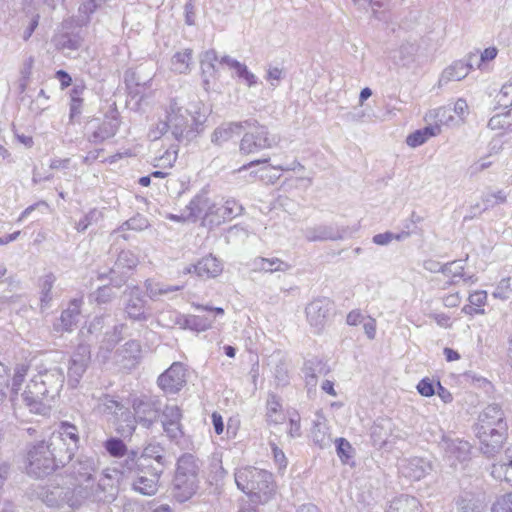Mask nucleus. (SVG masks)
I'll return each mask as SVG.
<instances>
[{
    "mask_svg": "<svg viewBox=\"0 0 512 512\" xmlns=\"http://www.w3.org/2000/svg\"><path fill=\"white\" fill-rule=\"evenodd\" d=\"M282 404L278 396L271 395L267 401V416L272 418L275 414L281 412Z\"/></svg>",
    "mask_w": 512,
    "mask_h": 512,
    "instance_id": "obj_27",
    "label": "nucleus"
},
{
    "mask_svg": "<svg viewBox=\"0 0 512 512\" xmlns=\"http://www.w3.org/2000/svg\"><path fill=\"white\" fill-rule=\"evenodd\" d=\"M85 90V86H75L70 91V102H69V118L70 121H73L75 118L79 117L82 114L83 106H84V98L83 92Z\"/></svg>",
    "mask_w": 512,
    "mask_h": 512,
    "instance_id": "obj_16",
    "label": "nucleus"
},
{
    "mask_svg": "<svg viewBox=\"0 0 512 512\" xmlns=\"http://www.w3.org/2000/svg\"><path fill=\"white\" fill-rule=\"evenodd\" d=\"M461 300L462 297L458 292L447 294L442 299L444 306L448 308L458 307Z\"/></svg>",
    "mask_w": 512,
    "mask_h": 512,
    "instance_id": "obj_29",
    "label": "nucleus"
},
{
    "mask_svg": "<svg viewBox=\"0 0 512 512\" xmlns=\"http://www.w3.org/2000/svg\"><path fill=\"white\" fill-rule=\"evenodd\" d=\"M235 482L240 490L258 504L267 503L276 490L271 472L249 465L236 470Z\"/></svg>",
    "mask_w": 512,
    "mask_h": 512,
    "instance_id": "obj_1",
    "label": "nucleus"
},
{
    "mask_svg": "<svg viewBox=\"0 0 512 512\" xmlns=\"http://www.w3.org/2000/svg\"><path fill=\"white\" fill-rule=\"evenodd\" d=\"M210 202L209 199L202 195H196L186 206L180 215H169V219L178 222H194L198 219L205 218L209 215Z\"/></svg>",
    "mask_w": 512,
    "mask_h": 512,
    "instance_id": "obj_11",
    "label": "nucleus"
},
{
    "mask_svg": "<svg viewBox=\"0 0 512 512\" xmlns=\"http://www.w3.org/2000/svg\"><path fill=\"white\" fill-rule=\"evenodd\" d=\"M454 111L457 113L459 117H463L468 111V104L464 99H458L454 103Z\"/></svg>",
    "mask_w": 512,
    "mask_h": 512,
    "instance_id": "obj_36",
    "label": "nucleus"
},
{
    "mask_svg": "<svg viewBox=\"0 0 512 512\" xmlns=\"http://www.w3.org/2000/svg\"><path fill=\"white\" fill-rule=\"evenodd\" d=\"M152 512H173L171 507L167 504H163L155 508Z\"/></svg>",
    "mask_w": 512,
    "mask_h": 512,
    "instance_id": "obj_50",
    "label": "nucleus"
},
{
    "mask_svg": "<svg viewBox=\"0 0 512 512\" xmlns=\"http://www.w3.org/2000/svg\"><path fill=\"white\" fill-rule=\"evenodd\" d=\"M433 320L443 328H450L452 326V318L446 313H435L432 315Z\"/></svg>",
    "mask_w": 512,
    "mask_h": 512,
    "instance_id": "obj_30",
    "label": "nucleus"
},
{
    "mask_svg": "<svg viewBox=\"0 0 512 512\" xmlns=\"http://www.w3.org/2000/svg\"><path fill=\"white\" fill-rule=\"evenodd\" d=\"M82 305V299H73L70 301V306L72 307L71 312L75 315L80 313V308Z\"/></svg>",
    "mask_w": 512,
    "mask_h": 512,
    "instance_id": "obj_43",
    "label": "nucleus"
},
{
    "mask_svg": "<svg viewBox=\"0 0 512 512\" xmlns=\"http://www.w3.org/2000/svg\"><path fill=\"white\" fill-rule=\"evenodd\" d=\"M66 316H67V317H71V314H70V311H69V310H66V311H64V312H63V314H62V318L64 319Z\"/></svg>",
    "mask_w": 512,
    "mask_h": 512,
    "instance_id": "obj_59",
    "label": "nucleus"
},
{
    "mask_svg": "<svg viewBox=\"0 0 512 512\" xmlns=\"http://www.w3.org/2000/svg\"><path fill=\"white\" fill-rule=\"evenodd\" d=\"M491 165V163H477L475 164L474 166V170L476 172H479V171H482L484 170L485 168L489 167Z\"/></svg>",
    "mask_w": 512,
    "mask_h": 512,
    "instance_id": "obj_53",
    "label": "nucleus"
},
{
    "mask_svg": "<svg viewBox=\"0 0 512 512\" xmlns=\"http://www.w3.org/2000/svg\"><path fill=\"white\" fill-rule=\"evenodd\" d=\"M186 384V369L180 362H174L158 378L159 387L168 393H176Z\"/></svg>",
    "mask_w": 512,
    "mask_h": 512,
    "instance_id": "obj_9",
    "label": "nucleus"
},
{
    "mask_svg": "<svg viewBox=\"0 0 512 512\" xmlns=\"http://www.w3.org/2000/svg\"><path fill=\"white\" fill-rule=\"evenodd\" d=\"M506 200L507 196L503 191H497L487 194L483 199L485 203V209H490L497 205L504 204Z\"/></svg>",
    "mask_w": 512,
    "mask_h": 512,
    "instance_id": "obj_24",
    "label": "nucleus"
},
{
    "mask_svg": "<svg viewBox=\"0 0 512 512\" xmlns=\"http://www.w3.org/2000/svg\"><path fill=\"white\" fill-rule=\"evenodd\" d=\"M281 75H282V70L277 67L270 68L268 71V79L269 80H279L281 78Z\"/></svg>",
    "mask_w": 512,
    "mask_h": 512,
    "instance_id": "obj_41",
    "label": "nucleus"
},
{
    "mask_svg": "<svg viewBox=\"0 0 512 512\" xmlns=\"http://www.w3.org/2000/svg\"><path fill=\"white\" fill-rule=\"evenodd\" d=\"M175 158L173 160L169 159L167 165H165L166 168L171 169L174 166Z\"/></svg>",
    "mask_w": 512,
    "mask_h": 512,
    "instance_id": "obj_58",
    "label": "nucleus"
},
{
    "mask_svg": "<svg viewBox=\"0 0 512 512\" xmlns=\"http://www.w3.org/2000/svg\"><path fill=\"white\" fill-rule=\"evenodd\" d=\"M498 54L496 47H488L480 53V59L476 62V68L479 70L486 69L487 63L494 60Z\"/></svg>",
    "mask_w": 512,
    "mask_h": 512,
    "instance_id": "obj_23",
    "label": "nucleus"
},
{
    "mask_svg": "<svg viewBox=\"0 0 512 512\" xmlns=\"http://www.w3.org/2000/svg\"><path fill=\"white\" fill-rule=\"evenodd\" d=\"M196 308L206 311L208 313V315L211 313H214L215 315H223L224 314V310L220 307L212 308V307H208V306L197 305Z\"/></svg>",
    "mask_w": 512,
    "mask_h": 512,
    "instance_id": "obj_40",
    "label": "nucleus"
},
{
    "mask_svg": "<svg viewBox=\"0 0 512 512\" xmlns=\"http://www.w3.org/2000/svg\"><path fill=\"white\" fill-rule=\"evenodd\" d=\"M291 425H292V428H294L296 432L299 431V428H300L299 419L298 420L291 419Z\"/></svg>",
    "mask_w": 512,
    "mask_h": 512,
    "instance_id": "obj_55",
    "label": "nucleus"
},
{
    "mask_svg": "<svg viewBox=\"0 0 512 512\" xmlns=\"http://www.w3.org/2000/svg\"><path fill=\"white\" fill-rule=\"evenodd\" d=\"M337 443V454L343 464H347L352 458L353 448L352 445L344 438H338Z\"/></svg>",
    "mask_w": 512,
    "mask_h": 512,
    "instance_id": "obj_22",
    "label": "nucleus"
},
{
    "mask_svg": "<svg viewBox=\"0 0 512 512\" xmlns=\"http://www.w3.org/2000/svg\"><path fill=\"white\" fill-rule=\"evenodd\" d=\"M211 418L216 434H222L224 431V423L222 416L218 412H213Z\"/></svg>",
    "mask_w": 512,
    "mask_h": 512,
    "instance_id": "obj_34",
    "label": "nucleus"
},
{
    "mask_svg": "<svg viewBox=\"0 0 512 512\" xmlns=\"http://www.w3.org/2000/svg\"><path fill=\"white\" fill-rule=\"evenodd\" d=\"M224 351H225V354H226L228 357H230V358L235 357L236 350H235V348H234V347L229 346V345H228V346H225V347H224Z\"/></svg>",
    "mask_w": 512,
    "mask_h": 512,
    "instance_id": "obj_51",
    "label": "nucleus"
},
{
    "mask_svg": "<svg viewBox=\"0 0 512 512\" xmlns=\"http://www.w3.org/2000/svg\"><path fill=\"white\" fill-rule=\"evenodd\" d=\"M441 272L447 278L448 284L455 285L460 282L475 283L476 278L473 275H467L465 264L461 260L449 262L441 267Z\"/></svg>",
    "mask_w": 512,
    "mask_h": 512,
    "instance_id": "obj_12",
    "label": "nucleus"
},
{
    "mask_svg": "<svg viewBox=\"0 0 512 512\" xmlns=\"http://www.w3.org/2000/svg\"><path fill=\"white\" fill-rule=\"evenodd\" d=\"M273 458L276 464L278 465L279 470H285L287 467V458L284 452L278 448L275 444L272 445Z\"/></svg>",
    "mask_w": 512,
    "mask_h": 512,
    "instance_id": "obj_28",
    "label": "nucleus"
},
{
    "mask_svg": "<svg viewBox=\"0 0 512 512\" xmlns=\"http://www.w3.org/2000/svg\"><path fill=\"white\" fill-rule=\"evenodd\" d=\"M268 162H269V158L257 159V160L251 161V162L243 165L242 167L239 168V171L247 170L252 166L262 164V163H268Z\"/></svg>",
    "mask_w": 512,
    "mask_h": 512,
    "instance_id": "obj_42",
    "label": "nucleus"
},
{
    "mask_svg": "<svg viewBox=\"0 0 512 512\" xmlns=\"http://www.w3.org/2000/svg\"><path fill=\"white\" fill-rule=\"evenodd\" d=\"M371 90L369 88L362 89L360 93V101L361 103L364 102L366 99H368L371 96Z\"/></svg>",
    "mask_w": 512,
    "mask_h": 512,
    "instance_id": "obj_47",
    "label": "nucleus"
},
{
    "mask_svg": "<svg viewBox=\"0 0 512 512\" xmlns=\"http://www.w3.org/2000/svg\"><path fill=\"white\" fill-rule=\"evenodd\" d=\"M98 153L99 152L96 151L94 153H91V154L87 155L86 157H84L83 162L86 163V164L92 163L98 157Z\"/></svg>",
    "mask_w": 512,
    "mask_h": 512,
    "instance_id": "obj_48",
    "label": "nucleus"
},
{
    "mask_svg": "<svg viewBox=\"0 0 512 512\" xmlns=\"http://www.w3.org/2000/svg\"><path fill=\"white\" fill-rule=\"evenodd\" d=\"M445 113H446V108H444V107H440L437 110H435L436 117L444 116Z\"/></svg>",
    "mask_w": 512,
    "mask_h": 512,
    "instance_id": "obj_54",
    "label": "nucleus"
},
{
    "mask_svg": "<svg viewBox=\"0 0 512 512\" xmlns=\"http://www.w3.org/2000/svg\"><path fill=\"white\" fill-rule=\"evenodd\" d=\"M38 18H39V16H36V17L33 19V21L31 22L30 27H29V30H28V32H27V34H26V36L24 37V38H25V40H27V39L32 35V33L34 32V30H35V29H36V27L38 26Z\"/></svg>",
    "mask_w": 512,
    "mask_h": 512,
    "instance_id": "obj_44",
    "label": "nucleus"
},
{
    "mask_svg": "<svg viewBox=\"0 0 512 512\" xmlns=\"http://www.w3.org/2000/svg\"><path fill=\"white\" fill-rule=\"evenodd\" d=\"M213 319L208 314L196 315L190 314L185 316L184 323L185 325L195 331H205L211 327L213 323Z\"/></svg>",
    "mask_w": 512,
    "mask_h": 512,
    "instance_id": "obj_17",
    "label": "nucleus"
},
{
    "mask_svg": "<svg viewBox=\"0 0 512 512\" xmlns=\"http://www.w3.org/2000/svg\"><path fill=\"white\" fill-rule=\"evenodd\" d=\"M322 390L324 392H326L327 394L335 397L337 395L335 389H334V383L330 380H325L323 383H322V386H321Z\"/></svg>",
    "mask_w": 512,
    "mask_h": 512,
    "instance_id": "obj_38",
    "label": "nucleus"
},
{
    "mask_svg": "<svg viewBox=\"0 0 512 512\" xmlns=\"http://www.w3.org/2000/svg\"><path fill=\"white\" fill-rule=\"evenodd\" d=\"M260 267L262 270L266 272H276L287 270L289 268V265L279 258H261Z\"/></svg>",
    "mask_w": 512,
    "mask_h": 512,
    "instance_id": "obj_21",
    "label": "nucleus"
},
{
    "mask_svg": "<svg viewBox=\"0 0 512 512\" xmlns=\"http://www.w3.org/2000/svg\"><path fill=\"white\" fill-rule=\"evenodd\" d=\"M363 320V315L360 310L355 309L348 313L346 322L350 326H356Z\"/></svg>",
    "mask_w": 512,
    "mask_h": 512,
    "instance_id": "obj_32",
    "label": "nucleus"
},
{
    "mask_svg": "<svg viewBox=\"0 0 512 512\" xmlns=\"http://www.w3.org/2000/svg\"><path fill=\"white\" fill-rule=\"evenodd\" d=\"M192 60V50L185 49L175 53L173 56V64L175 69L179 73H186L189 70L190 63Z\"/></svg>",
    "mask_w": 512,
    "mask_h": 512,
    "instance_id": "obj_19",
    "label": "nucleus"
},
{
    "mask_svg": "<svg viewBox=\"0 0 512 512\" xmlns=\"http://www.w3.org/2000/svg\"><path fill=\"white\" fill-rule=\"evenodd\" d=\"M488 303V294L485 290H475L468 295L467 303L462 312L468 316L483 315Z\"/></svg>",
    "mask_w": 512,
    "mask_h": 512,
    "instance_id": "obj_13",
    "label": "nucleus"
},
{
    "mask_svg": "<svg viewBox=\"0 0 512 512\" xmlns=\"http://www.w3.org/2000/svg\"><path fill=\"white\" fill-rule=\"evenodd\" d=\"M50 446L53 447L54 451L59 449H66L71 452V459L74 456V450L77 448L79 443L78 429L75 425L62 422L60 424V431L56 434L53 433L49 440Z\"/></svg>",
    "mask_w": 512,
    "mask_h": 512,
    "instance_id": "obj_6",
    "label": "nucleus"
},
{
    "mask_svg": "<svg viewBox=\"0 0 512 512\" xmlns=\"http://www.w3.org/2000/svg\"><path fill=\"white\" fill-rule=\"evenodd\" d=\"M223 62H225L229 67L234 69L237 75L246 81L248 86H253L256 84V77L247 69L246 65L236 60H231L228 58H224Z\"/></svg>",
    "mask_w": 512,
    "mask_h": 512,
    "instance_id": "obj_18",
    "label": "nucleus"
},
{
    "mask_svg": "<svg viewBox=\"0 0 512 512\" xmlns=\"http://www.w3.org/2000/svg\"><path fill=\"white\" fill-rule=\"evenodd\" d=\"M443 353L448 362L457 361L460 359V354L452 348H444Z\"/></svg>",
    "mask_w": 512,
    "mask_h": 512,
    "instance_id": "obj_37",
    "label": "nucleus"
},
{
    "mask_svg": "<svg viewBox=\"0 0 512 512\" xmlns=\"http://www.w3.org/2000/svg\"><path fill=\"white\" fill-rule=\"evenodd\" d=\"M166 157H168V158L170 157V154H169L168 152H166L164 155H162V156L160 157V160H162V159H164V158H166Z\"/></svg>",
    "mask_w": 512,
    "mask_h": 512,
    "instance_id": "obj_60",
    "label": "nucleus"
},
{
    "mask_svg": "<svg viewBox=\"0 0 512 512\" xmlns=\"http://www.w3.org/2000/svg\"><path fill=\"white\" fill-rule=\"evenodd\" d=\"M502 117H503V115H500V114L493 116V117L490 119V121H489V126H490L491 128H493V129H494V128H496V127H498V125H499V124H500V122H501V118H502Z\"/></svg>",
    "mask_w": 512,
    "mask_h": 512,
    "instance_id": "obj_46",
    "label": "nucleus"
},
{
    "mask_svg": "<svg viewBox=\"0 0 512 512\" xmlns=\"http://www.w3.org/2000/svg\"><path fill=\"white\" fill-rule=\"evenodd\" d=\"M507 425L504 413L498 405H488L479 416L478 436L490 453L502 446L506 439Z\"/></svg>",
    "mask_w": 512,
    "mask_h": 512,
    "instance_id": "obj_3",
    "label": "nucleus"
},
{
    "mask_svg": "<svg viewBox=\"0 0 512 512\" xmlns=\"http://www.w3.org/2000/svg\"><path fill=\"white\" fill-rule=\"evenodd\" d=\"M105 449L113 457H123L127 453L125 443L119 438H110L104 443Z\"/></svg>",
    "mask_w": 512,
    "mask_h": 512,
    "instance_id": "obj_20",
    "label": "nucleus"
},
{
    "mask_svg": "<svg viewBox=\"0 0 512 512\" xmlns=\"http://www.w3.org/2000/svg\"><path fill=\"white\" fill-rule=\"evenodd\" d=\"M71 460V452L66 449L54 451L50 443H38L27 453L26 472L36 479L47 477Z\"/></svg>",
    "mask_w": 512,
    "mask_h": 512,
    "instance_id": "obj_2",
    "label": "nucleus"
},
{
    "mask_svg": "<svg viewBox=\"0 0 512 512\" xmlns=\"http://www.w3.org/2000/svg\"><path fill=\"white\" fill-rule=\"evenodd\" d=\"M198 467L192 456L179 458L174 475L171 496L179 503L189 501L198 490Z\"/></svg>",
    "mask_w": 512,
    "mask_h": 512,
    "instance_id": "obj_5",
    "label": "nucleus"
},
{
    "mask_svg": "<svg viewBox=\"0 0 512 512\" xmlns=\"http://www.w3.org/2000/svg\"><path fill=\"white\" fill-rule=\"evenodd\" d=\"M169 175L168 172L156 170L151 173V176L154 178H166Z\"/></svg>",
    "mask_w": 512,
    "mask_h": 512,
    "instance_id": "obj_49",
    "label": "nucleus"
},
{
    "mask_svg": "<svg viewBox=\"0 0 512 512\" xmlns=\"http://www.w3.org/2000/svg\"><path fill=\"white\" fill-rule=\"evenodd\" d=\"M441 131L440 125L428 126L409 134L406 143L410 147H417L425 143L430 137L439 134Z\"/></svg>",
    "mask_w": 512,
    "mask_h": 512,
    "instance_id": "obj_15",
    "label": "nucleus"
},
{
    "mask_svg": "<svg viewBox=\"0 0 512 512\" xmlns=\"http://www.w3.org/2000/svg\"><path fill=\"white\" fill-rule=\"evenodd\" d=\"M19 234H20V232L17 231L15 233L7 235L5 238H1L0 239V244H7V243L15 240L18 237Z\"/></svg>",
    "mask_w": 512,
    "mask_h": 512,
    "instance_id": "obj_45",
    "label": "nucleus"
},
{
    "mask_svg": "<svg viewBox=\"0 0 512 512\" xmlns=\"http://www.w3.org/2000/svg\"><path fill=\"white\" fill-rule=\"evenodd\" d=\"M492 512H512V492L501 497L494 504Z\"/></svg>",
    "mask_w": 512,
    "mask_h": 512,
    "instance_id": "obj_25",
    "label": "nucleus"
},
{
    "mask_svg": "<svg viewBox=\"0 0 512 512\" xmlns=\"http://www.w3.org/2000/svg\"><path fill=\"white\" fill-rule=\"evenodd\" d=\"M163 466L164 457L162 455L151 457L142 454L136 463V477L133 481L134 490L146 496L155 495L160 486Z\"/></svg>",
    "mask_w": 512,
    "mask_h": 512,
    "instance_id": "obj_4",
    "label": "nucleus"
},
{
    "mask_svg": "<svg viewBox=\"0 0 512 512\" xmlns=\"http://www.w3.org/2000/svg\"><path fill=\"white\" fill-rule=\"evenodd\" d=\"M223 270L224 266L222 261L216 256L208 254L187 267L185 272L195 274L200 279L208 280L220 276Z\"/></svg>",
    "mask_w": 512,
    "mask_h": 512,
    "instance_id": "obj_7",
    "label": "nucleus"
},
{
    "mask_svg": "<svg viewBox=\"0 0 512 512\" xmlns=\"http://www.w3.org/2000/svg\"><path fill=\"white\" fill-rule=\"evenodd\" d=\"M393 239H400V236L399 235L394 236L392 233L386 232V233H380V234L375 235L373 237V242L377 245H386L389 242H391Z\"/></svg>",
    "mask_w": 512,
    "mask_h": 512,
    "instance_id": "obj_31",
    "label": "nucleus"
},
{
    "mask_svg": "<svg viewBox=\"0 0 512 512\" xmlns=\"http://www.w3.org/2000/svg\"><path fill=\"white\" fill-rule=\"evenodd\" d=\"M139 184L143 187H148L151 184L150 176H143L139 179Z\"/></svg>",
    "mask_w": 512,
    "mask_h": 512,
    "instance_id": "obj_52",
    "label": "nucleus"
},
{
    "mask_svg": "<svg viewBox=\"0 0 512 512\" xmlns=\"http://www.w3.org/2000/svg\"><path fill=\"white\" fill-rule=\"evenodd\" d=\"M253 126V132L246 133L240 142L239 149L244 155L253 154L259 150L267 149L272 146L266 129L257 123Z\"/></svg>",
    "mask_w": 512,
    "mask_h": 512,
    "instance_id": "obj_10",
    "label": "nucleus"
},
{
    "mask_svg": "<svg viewBox=\"0 0 512 512\" xmlns=\"http://www.w3.org/2000/svg\"><path fill=\"white\" fill-rule=\"evenodd\" d=\"M55 76L60 81L61 89H65L72 84L71 76L64 70H58Z\"/></svg>",
    "mask_w": 512,
    "mask_h": 512,
    "instance_id": "obj_33",
    "label": "nucleus"
},
{
    "mask_svg": "<svg viewBox=\"0 0 512 512\" xmlns=\"http://www.w3.org/2000/svg\"><path fill=\"white\" fill-rule=\"evenodd\" d=\"M417 390L424 397H431L435 393L433 383L429 378L420 380L417 384Z\"/></svg>",
    "mask_w": 512,
    "mask_h": 512,
    "instance_id": "obj_26",
    "label": "nucleus"
},
{
    "mask_svg": "<svg viewBox=\"0 0 512 512\" xmlns=\"http://www.w3.org/2000/svg\"><path fill=\"white\" fill-rule=\"evenodd\" d=\"M364 331L369 339H374L376 336V320L374 318H369L368 321L364 324Z\"/></svg>",
    "mask_w": 512,
    "mask_h": 512,
    "instance_id": "obj_35",
    "label": "nucleus"
},
{
    "mask_svg": "<svg viewBox=\"0 0 512 512\" xmlns=\"http://www.w3.org/2000/svg\"><path fill=\"white\" fill-rule=\"evenodd\" d=\"M69 165V159H55L51 162L50 168L51 169H61L66 168Z\"/></svg>",
    "mask_w": 512,
    "mask_h": 512,
    "instance_id": "obj_39",
    "label": "nucleus"
},
{
    "mask_svg": "<svg viewBox=\"0 0 512 512\" xmlns=\"http://www.w3.org/2000/svg\"><path fill=\"white\" fill-rule=\"evenodd\" d=\"M22 381H23V375H20L18 378H17V377H15V378H14V385H15V384L20 385Z\"/></svg>",
    "mask_w": 512,
    "mask_h": 512,
    "instance_id": "obj_57",
    "label": "nucleus"
},
{
    "mask_svg": "<svg viewBox=\"0 0 512 512\" xmlns=\"http://www.w3.org/2000/svg\"><path fill=\"white\" fill-rule=\"evenodd\" d=\"M47 389L43 381L31 380L23 393V400L31 412L36 414L44 413L47 409L45 400Z\"/></svg>",
    "mask_w": 512,
    "mask_h": 512,
    "instance_id": "obj_8",
    "label": "nucleus"
},
{
    "mask_svg": "<svg viewBox=\"0 0 512 512\" xmlns=\"http://www.w3.org/2000/svg\"><path fill=\"white\" fill-rule=\"evenodd\" d=\"M477 56L476 53H470L468 56L469 63L463 61L455 62L446 71L448 80L459 81L465 78L473 68V59Z\"/></svg>",
    "mask_w": 512,
    "mask_h": 512,
    "instance_id": "obj_14",
    "label": "nucleus"
},
{
    "mask_svg": "<svg viewBox=\"0 0 512 512\" xmlns=\"http://www.w3.org/2000/svg\"><path fill=\"white\" fill-rule=\"evenodd\" d=\"M240 512H257V510L250 506H247V507H242L240 509Z\"/></svg>",
    "mask_w": 512,
    "mask_h": 512,
    "instance_id": "obj_56",
    "label": "nucleus"
}]
</instances>
